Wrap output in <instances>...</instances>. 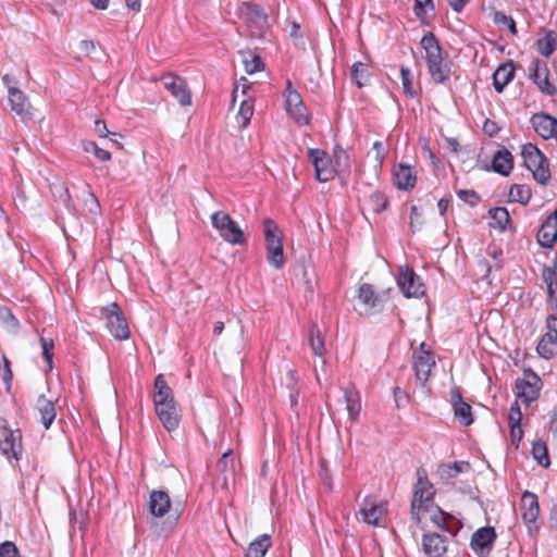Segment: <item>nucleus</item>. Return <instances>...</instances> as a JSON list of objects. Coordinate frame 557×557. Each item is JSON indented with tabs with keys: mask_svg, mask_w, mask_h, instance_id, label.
Wrapping results in <instances>:
<instances>
[{
	"mask_svg": "<svg viewBox=\"0 0 557 557\" xmlns=\"http://www.w3.org/2000/svg\"><path fill=\"white\" fill-rule=\"evenodd\" d=\"M267 259L271 265L280 269L284 264L283 244L267 247Z\"/></svg>",
	"mask_w": 557,
	"mask_h": 557,
	"instance_id": "a18cd8bd",
	"label": "nucleus"
},
{
	"mask_svg": "<svg viewBox=\"0 0 557 557\" xmlns=\"http://www.w3.org/2000/svg\"><path fill=\"white\" fill-rule=\"evenodd\" d=\"M287 113L299 125H307L310 121L309 114L307 113V108L305 107L304 103L300 104L299 107L289 109Z\"/></svg>",
	"mask_w": 557,
	"mask_h": 557,
	"instance_id": "3c124183",
	"label": "nucleus"
},
{
	"mask_svg": "<svg viewBox=\"0 0 557 557\" xmlns=\"http://www.w3.org/2000/svg\"><path fill=\"white\" fill-rule=\"evenodd\" d=\"M284 95L286 111L295 107H299L300 104L304 103L300 94L295 88H293L290 81L286 82V89Z\"/></svg>",
	"mask_w": 557,
	"mask_h": 557,
	"instance_id": "49530a36",
	"label": "nucleus"
},
{
	"mask_svg": "<svg viewBox=\"0 0 557 557\" xmlns=\"http://www.w3.org/2000/svg\"><path fill=\"white\" fill-rule=\"evenodd\" d=\"M309 344L315 356L322 357L325 352L324 339L319 326L313 323L309 331Z\"/></svg>",
	"mask_w": 557,
	"mask_h": 557,
	"instance_id": "4c0bfd02",
	"label": "nucleus"
},
{
	"mask_svg": "<svg viewBox=\"0 0 557 557\" xmlns=\"http://www.w3.org/2000/svg\"><path fill=\"white\" fill-rule=\"evenodd\" d=\"M358 298L366 306L367 313L379 312L384 302L388 300V290L375 293L371 284H361L358 289Z\"/></svg>",
	"mask_w": 557,
	"mask_h": 557,
	"instance_id": "9b49d317",
	"label": "nucleus"
},
{
	"mask_svg": "<svg viewBox=\"0 0 557 557\" xmlns=\"http://www.w3.org/2000/svg\"><path fill=\"white\" fill-rule=\"evenodd\" d=\"M400 76L404 94L409 98H414L417 96V90L413 87L411 71L408 67L401 66Z\"/></svg>",
	"mask_w": 557,
	"mask_h": 557,
	"instance_id": "09e8293b",
	"label": "nucleus"
},
{
	"mask_svg": "<svg viewBox=\"0 0 557 557\" xmlns=\"http://www.w3.org/2000/svg\"><path fill=\"white\" fill-rule=\"evenodd\" d=\"M85 207L91 214L100 213V203L98 198L92 193H87V197L84 200Z\"/></svg>",
	"mask_w": 557,
	"mask_h": 557,
	"instance_id": "052dcab7",
	"label": "nucleus"
},
{
	"mask_svg": "<svg viewBox=\"0 0 557 557\" xmlns=\"http://www.w3.org/2000/svg\"><path fill=\"white\" fill-rule=\"evenodd\" d=\"M100 318L106 321L110 334L119 339L125 341L129 337L131 331L126 319L116 302H111L100 309Z\"/></svg>",
	"mask_w": 557,
	"mask_h": 557,
	"instance_id": "20e7f679",
	"label": "nucleus"
},
{
	"mask_svg": "<svg viewBox=\"0 0 557 557\" xmlns=\"http://www.w3.org/2000/svg\"><path fill=\"white\" fill-rule=\"evenodd\" d=\"M154 410L166 431L172 432L178 428L181 416L176 403L154 406Z\"/></svg>",
	"mask_w": 557,
	"mask_h": 557,
	"instance_id": "6ab92c4d",
	"label": "nucleus"
},
{
	"mask_svg": "<svg viewBox=\"0 0 557 557\" xmlns=\"http://www.w3.org/2000/svg\"><path fill=\"white\" fill-rule=\"evenodd\" d=\"M234 465H235V460H234V456H233V450L227 449L222 455V457L219 459L216 467H218L219 471L226 472L228 470H233Z\"/></svg>",
	"mask_w": 557,
	"mask_h": 557,
	"instance_id": "5fc2aeb1",
	"label": "nucleus"
},
{
	"mask_svg": "<svg viewBox=\"0 0 557 557\" xmlns=\"http://www.w3.org/2000/svg\"><path fill=\"white\" fill-rule=\"evenodd\" d=\"M429 73L432 79L436 84H443L446 79H448L450 74V67L444 63V60L441 62H436V65L430 64L428 66Z\"/></svg>",
	"mask_w": 557,
	"mask_h": 557,
	"instance_id": "79ce46f5",
	"label": "nucleus"
},
{
	"mask_svg": "<svg viewBox=\"0 0 557 557\" xmlns=\"http://www.w3.org/2000/svg\"><path fill=\"white\" fill-rule=\"evenodd\" d=\"M0 557H20L16 545L10 541L2 543L0 545Z\"/></svg>",
	"mask_w": 557,
	"mask_h": 557,
	"instance_id": "680f3d73",
	"label": "nucleus"
},
{
	"mask_svg": "<svg viewBox=\"0 0 557 557\" xmlns=\"http://www.w3.org/2000/svg\"><path fill=\"white\" fill-rule=\"evenodd\" d=\"M509 430H510L511 443H512V445H515L516 448H518L519 444L523 437V431L521 429V425H510Z\"/></svg>",
	"mask_w": 557,
	"mask_h": 557,
	"instance_id": "0e129e2a",
	"label": "nucleus"
},
{
	"mask_svg": "<svg viewBox=\"0 0 557 557\" xmlns=\"http://www.w3.org/2000/svg\"><path fill=\"white\" fill-rule=\"evenodd\" d=\"M0 318L5 321L9 327L16 330L20 325L18 320L12 314L8 308L0 310Z\"/></svg>",
	"mask_w": 557,
	"mask_h": 557,
	"instance_id": "e2e57ef3",
	"label": "nucleus"
},
{
	"mask_svg": "<svg viewBox=\"0 0 557 557\" xmlns=\"http://www.w3.org/2000/svg\"><path fill=\"white\" fill-rule=\"evenodd\" d=\"M549 70L546 62L540 59H533L529 66V77L537 88L548 96L557 95V88L549 82Z\"/></svg>",
	"mask_w": 557,
	"mask_h": 557,
	"instance_id": "1a4fd4ad",
	"label": "nucleus"
},
{
	"mask_svg": "<svg viewBox=\"0 0 557 557\" xmlns=\"http://www.w3.org/2000/svg\"><path fill=\"white\" fill-rule=\"evenodd\" d=\"M239 17L256 37H261L268 26V15L259 4L244 2L239 8Z\"/></svg>",
	"mask_w": 557,
	"mask_h": 557,
	"instance_id": "423d86ee",
	"label": "nucleus"
},
{
	"mask_svg": "<svg viewBox=\"0 0 557 557\" xmlns=\"http://www.w3.org/2000/svg\"><path fill=\"white\" fill-rule=\"evenodd\" d=\"M212 226L222 239L231 245H244L246 238L238 223L224 211H216L211 215Z\"/></svg>",
	"mask_w": 557,
	"mask_h": 557,
	"instance_id": "7ed1b4c3",
	"label": "nucleus"
},
{
	"mask_svg": "<svg viewBox=\"0 0 557 557\" xmlns=\"http://www.w3.org/2000/svg\"><path fill=\"white\" fill-rule=\"evenodd\" d=\"M532 197L531 188L527 185L515 184L509 189V198L511 201H517L527 205Z\"/></svg>",
	"mask_w": 557,
	"mask_h": 557,
	"instance_id": "a19ab883",
	"label": "nucleus"
},
{
	"mask_svg": "<svg viewBox=\"0 0 557 557\" xmlns=\"http://www.w3.org/2000/svg\"><path fill=\"white\" fill-rule=\"evenodd\" d=\"M493 21L497 25L507 26L512 35H517L518 30L516 27V22L511 16H508L503 12L496 11L494 13Z\"/></svg>",
	"mask_w": 557,
	"mask_h": 557,
	"instance_id": "603ef678",
	"label": "nucleus"
},
{
	"mask_svg": "<svg viewBox=\"0 0 557 557\" xmlns=\"http://www.w3.org/2000/svg\"><path fill=\"white\" fill-rule=\"evenodd\" d=\"M491 222L490 225L500 231H506L510 222L509 212L504 207L493 208L488 211Z\"/></svg>",
	"mask_w": 557,
	"mask_h": 557,
	"instance_id": "c9c22d12",
	"label": "nucleus"
},
{
	"mask_svg": "<svg viewBox=\"0 0 557 557\" xmlns=\"http://www.w3.org/2000/svg\"><path fill=\"white\" fill-rule=\"evenodd\" d=\"M265 247L283 244V235L278 225L270 218L263 220Z\"/></svg>",
	"mask_w": 557,
	"mask_h": 557,
	"instance_id": "72a5a7b5",
	"label": "nucleus"
},
{
	"mask_svg": "<svg viewBox=\"0 0 557 557\" xmlns=\"http://www.w3.org/2000/svg\"><path fill=\"white\" fill-rule=\"evenodd\" d=\"M515 65L512 61L500 64L493 74V86L497 92H502L504 88L513 79Z\"/></svg>",
	"mask_w": 557,
	"mask_h": 557,
	"instance_id": "393cba45",
	"label": "nucleus"
},
{
	"mask_svg": "<svg viewBox=\"0 0 557 557\" xmlns=\"http://www.w3.org/2000/svg\"><path fill=\"white\" fill-rule=\"evenodd\" d=\"M422 547L428 557H442L447 550V539L438 533H425Z\"/></svg>",
	"mask_w": 557,
	"mask_h": 557,
	"instance_id": "aec40b11",
	"label": "nucleus"
},
{
	"mask_svg": "<svg viewBox=\"0 0 557 557\" xmlns=\"http://www.w3.org/2000/svg\"><path fill=\"white\" fill-rule=\"evenodd\" d=\"M420 45L425 51V61L428 66H430V64L436 65V62L444 60L440 42L432 32L423 35Z\"/></svg>",
	"mask_w": 557,
	"mask_h": 557,
	"instance_id": "412c9836",
	"label": "nucleus"
},
{
	"mask_svg": "<svg viewBox=\"0 0 557 557\" xmlns=\"http://www.w3.org/2000/svg\"><path fill=\"white\" fill-rule=\"evenodd\" d=\"M435 367V358L426 344L421 343L419 348L412 355V368L416 375V382L421 388L426 387L432 369Z\"/></svg>",
	"mask_w": 557,
	"mask_h": 557,
	"instance_id": "39448f33",
	"label": "nucleus"
},
{
	"mask_svg": "<svg viewBox=\"0 0 557 557\" xmlns=\"http://www.w3.org/2000/svg\"><path fill=\"white\" fill-rule=\"evenodd\" d=\"M248 55L249 58L245 57L243 60L246 73L251 75L261 71L263 69L261 58L252 52H249Z\"/></svg>",
	"mask_w": 557,
	"mask_h": 557,
	"instance_id": "8fccbe9b",
	"label": "nucleus"
},
{
	"mask_svg": "<svg viewBox=\"0 0 557 557\" xmlns=\"http://www.w3.org/2000/svg\"><path fill=\"white\" fill-rule=\"evenodd\" d=\"M521 509L523 522L531 531L533 527L536 528V520L540 513L539 499L536 494L525 491L521 497Z\"/></svg>",
	"mask_w": 557,
	"mask_h": 557,
	"instance_id": "a211bd4d",
	"label": "nucleus"
},
{
	"mask_svg": "<svg viewBox=\"0 0 557 557\" xmlns=\"http://www.w3.org/2000/svg\"><path fill=\"white\" fill-rule=\"evenodd\" d=\"M539 51L545 58H549L557 47V33L549 30L544 38L537 40Z\"/></svg>",
	"mask_w": 557,
	"mask_h": 557,
	"instance_id": "58836bf2",
	"label": "nucleus"
},
{
	"mask_svg": "<svg viewBox=\"0 0 557 557\" xmlns=\"http://www.w3.org/2000/svg\"><path fill=\"white\" fill-rule=\"evenodd\" d=\"M521 157L524 166L532 172L533 178L545 186L552 174L548 160L544 153L535 145L528 143L521 147Z\"/></svg>",
	"mask_w": 557,
	"mask_h": 557,
	"instance_id": "f03ea898",
	"label": "nucleus"
},
{
	"mask_svg": "<svg viewBox=\"0 0 557 557\" xmlns=\"http://www.w3.org/2000/svg\"><path fill=\"white\" fill-rule=\"evenodd\" d=\"M513 168V159L507 149L498 150L492 160V169L494 172L507 176Z\"/></svg>",
	"mask_w": 557,
	"mask_h": 557,
	"instance_id": "c85d7f7f",
	"label": "nucleus"
},
{
	"mask_svg": "<svg viewBox=\"0 0 557 557\" xmlns=\"http://www.w3.org/2000/svg\"><path fill=\"white\" fill-rule=\"evenodd\" d=\"M470 468L467 461H455L453 463H443L437 469L440 479L445 483H453V480L461 472Z\"/></svg>",
	"mask_w": 557,
	"mask_h": 557,
	"instance_id": "cd10ccee",
	"label": "nucleus"
},
{
	"mask_svg": "<svg viewBox=\"0 0 557 557\" xmlns=\"http://www.w3.org/2000/svg\"><path fill=\"white\" fill-rule=\"evenodd\" d=\"M308 154L314 165L315 177L319 182L325 183L334 178L337 172L325 151L311 148Z\"/></svg>",
	"mask_w": 557,
	"mask_h": 557,
	"instance_id": "9d476101",
	"label": "nucleus"
},
{
	"mask_svg": "<svg viewBox=\"0 0 557 557\" xmlns=\"http://www.w3.org/2000/svg\"><path fill=\"white\" fill-rule=\"evenodd\" d=\"M344 398L346 403V409L349 413L351 421H355L361 410L360 396L358 391L354 386H347L344 388Z\"/></svg>",
	"mask_w": 557,
	"mask_h": 557,
	"instance_id": "473e14b6",
	"label": "nucleus"
},
{
	"mask_svg": "<svg viewBox=\"0 0 557 557\" xmlns=\"http://www.w3.org/2000/svg\"><path fill=\"white\" fill-rule=\"evenodd\" d=\"M457 196L471 207H475L481 200L476 191L472 189H460L457 191Z\"/></svg>",
	"mask_w": 557,
	"mask_h": 557,
	"instance_id": "4d7b16f0",
	"label": "nucleus"
},
{
	"mask_svg": "<svg viewBox=\"0 0 557 557\" xmlns=\"http://www.w3.org/2000/svg\"><path fill=\"white\" fill-rule=\"evenodd\" d=\"M499 131V127L497 126L496 122L486 119L483 124V132L488 135L490 137L495 136Z\"/></svg>",
	"mask_w": 557,
	"mask_h": 557,
	"instance_id": "338daca9",
	"label": "nucleus"
},
{
	"mask_svg": "<svg viewBox=\"0 0 557 557\" xmlns=\"http://www.w3.org/2000/svg\"><path fill=\"white\" fill-rule=\"evenodd\" d=\"M161 81L164 87L177 99L181 106L186 107L191 104V95L183 78L172 73H168L161 77Z\"/></svg>",
	"mask_w": 557,
	"mask_h": 557,
	"instance_id": "ddd939ff",
	"label": "nucleus"
},
{
	"mask_svg": "<svg viewBox=\"0 0 557 557\" xmlns=\"http://www.w3.org/2000/svg\"><path fill=\"white\" fill-rule=\"evenodd\" d=\"M434 494V487L428 480V473L425 469L418 468L417 483L411 502V517L417 523L421 521L423 513L429 512L433 508Z\"/></svg>",
	"mask_w": 557,
	"mask_h": 557,
	"instance_id": "f257e3e1",
	"label": "nucleus"
},
{
	"mask_svg": "<svg viewBox=\"0 0 557 557\" xmlns=\"http://www.w3.org/2000/svg\"><path fill=\"white\" fill-rule=\"evenodd\" d=\"M536 351L547 360L555 357L557 355V334L545 333L536 346Z\"/></svg>",
	"mask_w": 557,
	"mask_h": 557,
	"instance_id": "7c9ffc66",
	"label": "nucleus"
},
{
	"mask_svg": "<svg viewBox=\"0 0 557 557\" xmlns=\"http://www.w3.org/2000/svg\"><path fill=\"white\" fill-rule=\"evenodd\" d=\"M84 150L86 152H92L100 161H109L111 159V153L100 148L95 141L85 143Z\"/></svg>",
	"mask_w": 557,
	"mask_h": 557,
	"instance_id": "864d4df0",
	"label": "nucleus"
},
{
	"mask_svg": "<svg viewBox=\"0 0 557 557\" xmlns=\"http://www.w3.org/2000/svg\"><path fill=\"white\" fill-rule=\"evenodd\" d=\"M416 172L409 165L399 164L394 171V184L398 189L409 190L416 185Z\"/></svg>",
	"mask_w": 557,
	"mask_h": 557,
	"instance_id": "a878e982",
	"label": "nucleus"
},
{
	"mask_svg": "<svg viewBox=\"0 0 557 557\" xmlns=\"http://www.w3.org/2000/svg\"><path fill=\"white\" fill-rule=\"evenodd\" d=\"M9 102L12 111L23 116L28 113L29 103L25 94L16 87H9Z\"/></svg>",
	"mask_w": 557,
	"mask_h": 557,
	"instance_id": "2f4dec72",
	"label": "nucleus"
},
{
	"mask_svg": "<svg viewBox=\"0 0 557 557\" xmlns=\"http://www.w3.org/2000/svg\"><path fill=\"white\" fill-rule=\"evenodd\" d=\"M171 507V499L164 491H152L149 498V511L154 517H163Z\"/></svg>",
	"mask_w": 557,
	"mask_h": 557,
	"instance_id": "b1692460",
	"label": "nucleus"
},
{
	"mask_svg": "<svg viewBox=\"0 0 557 557\" xmlns=\"http://www.w3.org/2000/svg\"><path fill=\"white\" fill-rule=\"evenodd\" d=\"M368 205L374 213H381L387 208L388 199L383 193L376 190L369 196Z\"/></svg>",
	"mask_w": 557,
	"mask_h": 557,
	"instance_id": "c03bdc74",
	"label": "nucleus"
},
{
	"mask_svg": "<svg viewBox=\"0 0 557 557\" xmlns=\"http://www.w3.org/2000/svg\"><path fill=\"white\" fill-rule=\"evenodd\" d=\"M253 114V103L251 100H243L239 106L238 113L236 115L237 122L240 127H246Z\"/></svg>",
	"mask_w": 557,
	"mask_h": 557,
	"instance_id": "37998d69",
	"label": "nucleus"
},
{
	"mask_svg": "<svg viewBox=\"0 0 557 557\" xmlns=\"http://www.w3.org/2000/svg\"><path fill=\"white\" fill-rule=\"evenodd\" d=\"M271 547V537L268 534H262L249 544L245 557H264Z\"/></svg>",
	"mask_w": 557,
	"mask_h": 557,
	"instance_id": "f704fd0d",
	"label": "nucleus"
},
{
	"mask_svg": "<svg viewBox=\"0 0 557 557\" xmlns=\"http://www.w3.org/2000/svg\"><path fill=\"white\" fill-rule=\"evenodd\" d=\"M531 124L535 133L543 139L555 138L557 140V119L544 113H534L531 117Z\"/></svg>",
	"mask_w": 557,
	"mask_h": 557,
	"instance_id": "2eb2a0df",
	"label": "nucleus"
},
{
	"mask_svg": "<svg viewBox=\"0 0 557 557\" xmlns=\"http://www.w3.org/2000/svg\"><path fill=\"white\" fill-rule=\"evenodd\" d=\"M331 160L338 175L349 172V156L342 147H335Z\"/></svg>",
	"mask_w": 557,
	"mask_h": 557,
	"instance_id": "ea45409f",
	"label": "nucleus"
},
{
	"mask_svg": "<svg viewBox=\"0 0 557 557\" xmlns=\"http://www.w3.org/2000/svg\"><path fill=\"white\" fill-rule=\"evenodd\" d=\"M450 399L457 421L463 426L471 425L473 423L472 408L462 399L458 387H454L450 391Z\"/></svg>",
	"mask_w": 557,
	"mask_h": 557,
	"instance_id": "dca6fc26",
	"label": "nucleus"
},
{
	"mask_svg": "<svg viewBox=\"0 0 557 557\" xmlns=\"http://www.w3.org/2000/svg\"><path fill=\"white\" fill-rule=\"evenodd\" d=\"M40 344H41V348H42V355H44V358L45 360L47 361L49 368H52V358H53V341L52 339H47L45 337H40Z\"/></svg>",
	"mask_w": 557,
	"mask_h": 557,
	"instance_id": "13d9d810",
	"label": "nucleus"
},
{
	"mask_svg": "<svg viewBox=\"0 0 557 557\" xmlns=\"http://www.w3.org/2000/svg\"><path fill=\"white\" fill-rule=\"evenodd\" d=\"M350 76L359 88L362 87L368 79L367 65L362 62L354 63L351 66Z\"/></svg>",
	"mask_w": 557,
	"mask_h": 557,
	"instance_id": "de8ad7c7",
	"label": "nucleus"
},
{
	"mask_svg": "<svg viewBox=\"0 0 557 557\" xmlns=\"http://www.w3.org/2000/svg\"><path fill=\"white\" fill-rule=\"evenodd\" d=\"M429 512H431V521L438 529L449 533L451 536L457 534L459 528L454 524V518L450 515L444 512L438 506H433Z\"/></svg>",
	"mask_w": 557,
	"mask_h": 557,
	"instance_id": "5701e85b",
	"label": "nucleus"
},
{
	"mask_svg": "<svg viewBox=\"0 0 557 557\" xmlns=\"http://www.w3.org/2000/svg\"><path fill=\"white\" fill-rule=\"evenodd\" d=\"M428 10L434 11L433 0H414L413 11L418 18L423 20Z\"/></svg>",
	"mask_w": 557,
	"mask_h": 557,
	"instance_id": "6e6d98bb",
	"label": "nucleus"
},
{
	"mask_svg": "<svg viewBox=\"0 0 557 557\" xmlns=\"http://www.w3.org/2000/svg\"><path fill=\"white\" fill-rule=\"evenodd\" d=\"M537 243L541 247L552 248L557 240V209L542 223L537 232Z\"/></svg>",
	"mask_w": 557,
	"mask_h": 557,
	"instance_id": "f3484780",
	"label": "nucleus"
},
{
	"mask_svg": "<svg viewBox=\"0 0 557 557\" xmlns=\"http://www.w3.org/2000/svg\"><path fill=\"white\" fill-rule=\"evenodd\" d=\"M422 225L421 213L417 206L410 208V227L414 231Z\"/></svg>",
	"mask_w": 557,
	"mask_h": 557,
	"instance_id": "69168bd1",
	"label": "nucleus"
},
{
	"mask_svg": "<svg viewBox=\"0 0 557 557\" xmlns=\"http://www.w3.org/2000/svg\"><path fill=\"white\" fill-rule=\"evenodd\" d=\"M546 333L557 334V317L548 314L546 318Z\"/></svg>",
	"mask_w": 557,
	"mask_h": 557,
	"instance_id": "774afa93",
	"label": "nucleus"
},
{
	"mask_svg": "<svg viewBox=\"0 0 557 557\" xmlns=\"http://www.w3.org/2000/svg\"><path fill=\"white\" fill-rule=\"evenodd\" d=\"M522 412L518 401H515L509 409L508 413V424L510 425H521Z\"/></svg>",
	"mask_w": 557,
	"mask_h": 557,
	"instance_id": "bf43d9fd",
	"label": "nucleus"
},
{
	"mask_svg": "<svg viewBox=\"0 0 557 557\" xmlns=\"http://www.w3.org/2000/svg\"><path fill=\"white\" fill-rule=\"evenodd\" d=\"M385 511L382 504H377L370 497H366L360 508L362 520L372 525H380L381 518Z\"/></svg>",
	"mask_w": 557,
	"mask_h": 557,
	"instance_id": "4be33fe9",
	"label": "nucleus"
},
{
	"mask_svg": "<svg viewBox=\"0 0 557 557\" xmlns=\"http://www.w3.org/2000/svg\"><path fill=\"white\" fill-rule=\"evenodd\" d=\"M397 284L407 298H419L424 295V285L421 277L409 268L400 270Z\"/></svg>",
	"mask_w": 557,
	"mask_h": 557,
	"instance_id": "f8f14e48",
	"label": "nucleus"
},
{
	"mask_svg": "<svg viewBox=\"0 0 557 557\" xmlns=\"http://www.w3.org/2000/svg\"><path fill=\"white\" fill-rule=\"evenodd\" d=\"M174 404V396L172 388L168 385L163 374H159L154 379V406H161L163 404Z\"/></svg>",
	"mask_w": 557,
	"mask_h": 557,
	"instance_id": "bb28decb",
	"label": "nucleus"
},
{
	"mask_svg": "<svg viewBox=\"0 0 557 557\" xmlns=\"http://www.w3.org/2000/svg\"><path fill=\"white\" fill-rule=\"evenodd\" d=\"M497 534L493 527L479 528L471 536L470 547L479 557H487L493 550Z\"/></svg>",
	"mask_w": 557,
	"mask_h": 557,
	"instance_id": "6e6552de",
	"label": "nucleus"
},
{
	"mask_svg": "<svg viewBox=\"0 0 557 557\" xmlns=\"http://www.w3.org/2000/svg\"><path fill=\"white\" fill-rule=\"evenodd\" d=\"M523 374V379L516 380L517 397L525 404H531L540 396L541 379L530 369Z\"/></svg>",
	"mask_w": 557,
	"mask_h": 557,
	"instance_id": "0eeeda50",
	"label": "nucleus"
},
{
	"mask_svg": "<svg viewBox=\"0 0 557 557\" xmlns=\"http://www.w3.org/2000/svg\"><path fill=\"white\" fill-rule=\"evenodd\" d=\"M531 454L537 463L543 468H548L550 466L548 448L543 440H536L533 442Z\"/></svg>",
	"mask_w": 557,
	"mask_h": 557,
	"instance_id": "e433bc0d",
	"label": "nucleus"
},
{
	"mask_svg": "<svg viewBox=\"0 0 557 557\" xmlns=\"http://www.w3.org/2000/svg\"><path fill=\"white\" fill-rule=\"evenodd\" d=\"M37 410L40 414V421L46 430H48L55 419V407L53 401L47 399L44 395L37 399Z\"/></svg>",
	"mask_w": 557,
	"mask_h": 557,
	"instance_id": "c756f323",
	"label": "nucleus"
},
{
	"mask_svg": "<svg viewBox=\"0 0 557 557\" xmlns=\"http://www.w3.org/2000/svg\"><path fill=\"white\" fill-rule=\"evenodd\" d=\"M0 449L7 457L18 459L22 453L20 431L0 426Z\"/></svg>",
	"mask_w": 557,
	"mask_h": 557,
	"instance_id": "4468645a",
	"label": "nucleus"
}]
</instances>
